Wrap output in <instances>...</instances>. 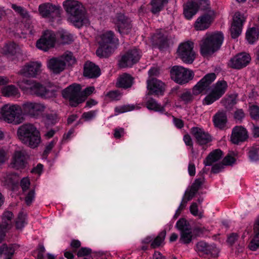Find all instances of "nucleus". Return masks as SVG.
Instances as JSON below:
<instances>
[{
  "label": "nucleus",
  "instance_id": "1",
  "mask_svg": "<svg viewBox=\"0 0 259 259\" xmlns=\"http://www.w3.org/2000/svg\"><path fill=\"white\" fill-rule=\"evenodd\" d=\"M222 32L207 33L199 42L200 53L203 57L211 56L218 51L224 40Z\"/></svg>",
  "mask_w": 259,
  "mask_h": 259
},
{
  "label": "nucleus",
  "instance_id": "2",
  "mask_svg": "<svg viewBox=\"0 0 259 259\" xmlns=\"http://www.w3.org/2000/svg\"><path fill=\"white\" fill-rule=\"evenodd\" d=\"M19 140L31 148L37 147L41 142L40 134L36 127L31 123H25L17 130Z\"/></svg>",
  "mask_w": 259,
  "mask_h": 259
},
{
  "label": "nucleus",
  "instance_id": "3",
  "mask_svg": "<svg viewBox=\"0 0 259 259\" xmlns=\"http://www.w3.org/2000/svg\"><path fill=\"white\" fill-rule=\"evenodd\" d=\"M63 6L74 22L79 26L88 23V20L85 16L84 8L79 2L76 0H66L63 2Z\"/></svg>",
  "mask_w": 259,
  "mask_h": 259
},
{
  "label": "nucleus",
  "instance_id": "4",
  "mask_svg": "<svg viewBox=\"0 0 259 259\" xmlns=\"http://www.w3.org/2000/svg\"><path fill=\"white\" fill-rule=\"evenodd\" d=\"M21 113V108L17 105H5L1 109V115L3 119L8 123L15 125L23 121L24 118Z\"/></svg>",
  "mask_w": 259,
  "mask_h": 259
},
{
  "label": "nucleus",
  "instance_id": "5",
  "mask_svg": "<svg viewBox=\"0 0 259 259\" xmlns=\"http://www.w3.org/2000/svg\"><path fill=\"white\" fill-rule=\"evenodd\" d=\"M18 85L26 93L38 97H46L48 93L44 85L33 80H21L18 81Z\"/></svg>",
  "mask_w": 259,
  "mask_h": 259
},
{
  "label": "nucleus",
  "instance_id": "6",
  "mask_svg": "<svg viewBox=\"0 0 259 259\" xmlns=\"http://www.w3.org/2000/svg\"><path fill=\"white\" fill-rule=\"evenodd\" d=\"M81 90L80 84L74 83L64 89L62 95L65 99L69 101L71 107H76L82 103L80 96Z\"/></svg>",
  "mask_w": 259,
  "mask_h": 259
},
{
  "label": "nucleus",
  "instance_id": "7",
  "mask_svg": "<svg viewBox=\"0 0 259 259\" xmlns=\"http://www.w3.org/2000/svg\"><path fill=\"white\" fill-rule=\"evenodd\" d=\"M142 55V51L139 49L133 47L122 55L118 61V66L121 68L132 67L139 62Z\"/></svg>",
  "mask_w": 259,
  "mask_h": 259
},
{
  "label": "nucleus",
  "instance_id": "8",
  "mask_svg": "<svg viewBox=\"0 0 259 259\" xmlns=\"http://www.w3.org/2000/svg\"><path fill=\"white\" fill-rule=\"evenodd\" d=\"M170 77L175 82L179 84H184L192 80L194 77V73L181 66H174L170 71Z\"/></svg>",
  "mask_w": 259,
  "mask_h": 259
},
{
  "label": "nucleus",
  "instance_id": "9",
  "mask_svg": "<svg viewBox=\"0 0 259 259\" xmlns=\"http://www.w3.org/2000/svg\"><path fill=\"white\" fill-rule=\"evenodd\" d=\"M228 88V83L224 80L218 81L213 85L210 92L203 100V105H210L220 99L226 93Z\"/></svg>",
  "mask_w": 259,
  "mask_h": 259
},
{
  "label": "nucleus",
  "instance_id": "10",
  "mask_svg": "<svg viewBox=\"0 0 259 259\" xmlns=\"http://www.w3.org/2000/svg\"><path fill=\"white\" fill-rule=\"evenodd\" d=\"M193 48L194 43L190 41L180 44L177 49L178 57L184 63L192 64L196 58Z\"/></svg>",
  "mask_w": 259,
  "mask_h": 259
},
{
  "label": "nucleus",
  "instance_id": "11",
  "mask_svg": "<svg viewBox=\"0 0 259 259\" xmlns=\"http://www.w3.org/2000/svg\"><path fill=\"white\" fill-rule=\"evenodd\" d=\"M176 227L180 232L179 242L184 244H189L194 238L189 223L186 219L182 218L177 221Z\"/></svg>",
  "mask_w": 259,
  "mask_h": 259
},
{
  "label": "nucleus",
  "instance_id": "12",
  "mask_svg": "<svg viewBox=\"0 0 259 259\" xmlns=\"http://www.w3.org/2000/svg\"><path fill=\"white\" fill-rule=\"evenodd\" d=\"M38 12L40 15L44 18L53 22L55 20L60 17V7L47 3L40 5L38 7Z\"/></svg>",
  "mask_w": 259,
  "mask_h": 259
},
{
  "label": "nucleus",
  "instance_id": "13",
  "mask_svg": "<svg viewBox=\"0 0 259 259\" xmlns=\"http://www.w3.org/2000/svg\"><path fill=\"white\" fill-rule=\"evenodd\" d=\"M196 251L198 252L199 256L203 257L217 258L220 252L215 244H209L202 241L196 244Z\"/></svg>",
  "mask_w": 259,
  "mask_h": 259
},
{
  "label": "nucleus",
  "instance_id": "14",
  "mask_svg": "<svg viewBox=\"0 0 259 259\" xmlns=\"http://www.w3.org/2000/svg\"><path fill=\"white\" fill-rule=\"evenodd\" d=\"M56 42V35L54 31L45 30L41 37L37 41L36 46L39 49L47 51L53 48Z\"/></svg>",
  "mask_w": 259,
  "mask_h": 259
},
{
  "label": "nucleus",
  "instance_id": "15",
  "mask_svg": "<svg viewBox=\"0 0 259 259\" xmlns=\"http://www.w3.org/2000/svg\"><path fill=\"white\" fill-rule=\"evenodd\" d=\"M113 22L117 27L118 31L122 35L128 34L132 27L130 19L121 13L116 14L113 18Z\"/></svg>",
  "mask_w": 259,
  "mask_h": 259
},
{
  "label": "nucleus",
  "instance_id": "16",
  "mask_svg": "<svg viewBox=\"0 0 259 259\" xmlns=\"http://www.w3.org/2000/svg\"><path fill=\"white\" fill-rule=\"evenodd\" d=\"M246 20L244 15L240 12L235 13L233 18L230 32L232 38H237L241 33L242 27Z\"/></svg>",
  "mask_w": 259,
  "mask_h": 259
},
{
  "label": "nucleus",
  "instance_id": "17",
  "mask_svg": "<svg viewBox=\"0 0 259 259\" xmlns=\"http://www.w3.org/2000/svg\"><path fill=\"white\" fill-rule=\"evenodd\" d=\"M190 133L195 139L196 143L200 146L206 145L212 140L210 134L202 128L193 127L190 130Z\"/></svg>",
  "mask_w": 259,
  "mask_h": 259
},
{
  "label": "nucleus",
  "instance_id": "18",
  "mask_svg": "<svg viewBox=\"0 0 259 259\" xmlns=\"http://www.w3.org/2000/svg\"><path fill=\"white\" fill-rule=\"evenodd\" d=\"M251 57L246 53H241L232 58L228 65L232 68L240 69L245 67L250 63Z\"/></svg>",
  "mask_w": 259,
  "mask_h": 259
},
{
  "label": "nucleus",
  "instance_id": "19",
  "mask_svg": "<svg viewBox=\"0 0 259 259\" xmlns=\"http://www.w3.org/2000/svg\"><path fill=\"white\" fill-rule=\"evenodd\" d=\"M216 75L214 73H208L205 75L193 88L195 95L202 93L209 89V85L215 80Z\"/></svg>",
  "mask_w": 259,
  "mask_h": 259
},
{
  "label": "nucleus",
  "instance_id": "20",
  "mask_svg": "<svg viewBox=\"0 0 259 259\" xmlns=\"http://www.w3.org/2000/svg\"><path fill=\"white\" fill-rule=\"evenodd\" d=\"M248 138V135L246 128L242 126H236L232 131L231 142L235 144H239L245 142Z\"/></svg>",
  "mask_w": 259,
  "mask_h": 259
},
{
  "label": "nucleus",
  "instance_id": "21",
  "mask_svg": "<svg viewBox=\"0 0 259 259\" xmlns=\"http://www.w3.org/2000/svg\"><path fill=\"white\" fill-rule=\"evenodd\" d=\"M21 108L22 113L31 116H35L38 112L43 111L45 109V106L43 105L30 102L23 103Z\"/></svg>",
  "mask_w": 259,
  "mask_h": 259
},
{
  "label": "nucleus",
  "instance_id": "22",
  "mask_svg": "<svg viewBox=\"0 0 259 259\" xmlns=\"http://www.w3.org/2000/svg\"><path fill=\"white\" fill-rule=\"evenodd\" d=\"M41 64L31 62L26 63L20 70V73L26 77H34L40 72Z\"/></svg>",
  "mask_w": 259,
  "mask_h": 259
},
{
  "label": "nucleus",
  "instance_id": "23",
  "mask_svg": "<svg viewBox=\"0 0 259 259\" xmlns=\"http://www.w3.org/2000/svg\"><path fill=\"white\" fill-rule=\"evenodd\" d=\"M147 88L151 94L162 95L165 91V84L156 78L147 80Z\"/></svg>",
  "mask_w": 259,
  "mask_h": 259
},
{
  "label": "nucleus",
  "instance_id": "24",
  "mask_svg": "<svg viewBox=\"0 0 259 259\" xmlns=\"http://www.w3.org/2000/svg\"><path fill=\"white\" fill-rule=\"evenodd\" d=\"M101 74V70L98 66L91 62H86L83 66V75L89 78H95Z\"/></svg>",
  "mask_w": 259,
  "mask_h": 259
},
{
  "label": "nucleus",
  "instance_id": "25",
  "mask_svg": "<svg viewBox=\"0 0 259 259\" xmlns=\"http://www.w3.org/2000/svg\"><path fill=\"white\" fill-rule=\"evenodd\" d=\"M213 18L210 14H205L198 17L196 20L194 26L197 30H204L210 26Z\"/></svg>",
  "mask_w": 259,
  "mask_h": 259
},
{
  "label": "nucleus",
  "instance_id": "26",
  "mask_svg": "<svg viewBox=\"0 0 259 259\" xmlns=\"http://www.w3.org/2000/svg\"><path fill=\"white\" fill-rule=\"evenodd\" d=\"M66 63L60 57H54L49 60L48 63V68L54 73L59 74L65 68Z\"/></svg>",
  "mask_w": 259,
  "mask_h": 259
},
{
  "label": "nucleus",
  "instance_id": "27",
  "mask_svg": "<svg viewBox=\"0 0 259 259\" xmlns=\"http://www.w3.org/2000/svg\"><path fill=\"white\" fill-rule=\"evenodd\" d=\"M153 43L160 49L165 48L168 46V35L166 32L163 33L161 30L157 31L152 37Z\"/></svg>",
  "mask_w": 259,
  "mask_h": 259
},
{
  "label": "nucleus",
  "instance_id": "28",
  "mask_svg": "<svg viewBox=\"0 0 259 259\" xmlns=\"http://www.w3.org/2000/svg\"><path fill=\"white\" fill-rule=\"evenodd\" d=\"M134 82V77L130 74L123 73L118 77L116 86L118 88L127 89L132 87Z\"/></svg>",
  "mask_w": 259,
  "mask_h": 259
},
{
  "label": "nucleus",
  "instance_id": "29",
  "mask_svg": "<svg viewBox=\"0 0 259 259\" xmlns=\"http://www.w3.org/2000/svg\"><path fill=\"white\" fill-rule=\"evenodd\" d=\"M25 155L24 152L16 151L13 155L11 165L12 167L17 169L23 168L25 165Z\"/></svg>",
  "mask_w": 259,
  "mask_h": 259
},
{
  "label": "nucleus",
  "instance_id": "30",
  "mask_svg": "<svg viewBox=\"0 0 259 259\" xmlns=\"http://www.w3.org/2000/svg\"><path fill=\"white\" fill-rule=\"evenodd\" d=\"M183 14L187 19H190L198 11V4L194 2H188L183 6Z\"/></svg>",
  "mask_w": 259,
  "mask_h": 259
},
{
  "label": "nucleus",
  "instance_id": "31",
  "mask_svg": "<svg viewBox=\"0 0 259 259\" xmlns=\"http://www.w3.org/2000/svg\"><path fill=\"white\" fill-rule=\"evenodd\" d=\"M2 53L8 57H13L20 53V48L14 42L9 41L5 44L2 49Z\"/></svg>",
  "mask_w": 259,
  "mask_h": 259
},
{
  "label": "nucleus",
  "instance_id": "32",
  "mask_svg": "<svg viewBox=\"0 0 259 259\" xmlns=\"http://www.w3.org/2000/svg\"><path fill=\"white\" fill-rule=\"evenodd\" d=\"M227 122V117L225 111H218L213 116V122L214 126L220 129H223Z\"/></svg>",
  "mask_w": 259,
  "mask_h": 259
},
{
  "label": "nucleus",
  "instance_id": "33",
  "mask_svg": "<svg viewBox=\"0 0 259 259\" xmlns=\"http://www.w3.org/2000/svg\"><path fill=\"white\" fill-rule=\"evenodd\" d=\"M118 42V39L115 36L114 33L112 31H107L101 35V40L99 44L109 45L110 44H116Z\"/></svg>",
  "mask_w": 259,
  "mask_h": 259
},
{
  "label": "nucleus",
  "instance_id": "34",
  "mask_svg": "<svg viewBox=\"0 0 259 259\" xmlns=\"http://www.w3.org/2000/svg\"><path fill=\"white\" fill-rule=\"evenodd\" d=\"M223 156V152L220 149H215L210 152L204 160L205 166L211 165L214 162L219 160Z\"/></svg>",
  "mask_w": 259,
  "mask_h": 259
},
{
  "label": "nucleus",
  "instance_id": "35",
  "mask_svg": "<svg viewBox=\"0 0 259 259\" xmlns=\"http://www.w3.org/2000/svg\"><path fill=\"white\" fill-rule=\"evenodd\" d=\"M169 0H152L151 2V12L154 14L159 13Z\"/></svg>",
  "mask_w": 259,
  "mask_h": 259
},
{
  "label": "nucleus",
  "instance_id": "36",
  "mask_svg": "<svg viewBox=\"0 0 259 259\" xmlns=\"http://www.w3.org/2000/svg\"><path fill=\"white\" fill-rule=\"evenodd\" d=\"M100 47L96 51V55L100 58H107L112 53V49L109 45L99 44Z\"/></svg>",
  "mask_w": 259,
  "mask_h": 259
},
{
  "label": "nucleus",
  "instance_id": "37",
  "mask_svg": "<svg viewBox=\"0 0 259 259\" xmlns=\"http://www.w3.org/2000/svg\"><path fill=\"white\" fill-rule=\"evenodd\" d=\"M2 93L6 97H18L19 92L18 89L14 85L5 86L2 89Z\"/></svg>",
  "mask_w": 259,
  "mask_h": 259
},
{
  "label": "nucleus",
  "instance_id": "38",
  "mask_svg": "<svg viewBox=\"0 0 259 259\" xmlns=\"http://www.w3.org/2000/svg\"><path fill=\"white\" fill-rule=\"evenodd\" d=\"M11 8L22 18L25 19H30V15L28 11L24 7L18 6L15 4H11Z\"/></svg>",
  "mask_w": 259,
  "mask_h": 259
},
{
  "label": "nucleus",
  "instance_id": "39",
  "mask_svg": "<svg viewBox=\"0 0 259 259\" xmlns=\"http://www.w3.org/2000/svg\"><path fill=\"white\" fill-rule=\"evenodd\" d=\"M13 218V214L11 211H6L4 212L2 217V226L5 229H9L12 225V219Z\"/></svg>",
  "mask_w": 259,
  "mask_h": 259
},
{
  "label": "nucleus",
  "instance_id": "40",
  "mask_svg": "<svg viewBox=\"0 0 259 259\" xmlns=\"http://www.w3.org/2000/svg\"><path fill=\"white\" fill-rule=\"evenodd\" d=\"M258 34L257 30L254 27H252L247 31L246 38L249 44H252L258 39Z\"/></svg>",
  "mask_w": 259,
  "mask_h": 259
},
{
  "label": "nucleus",
  "instance_id": "41",
  "mask_svg": "<svg viewBox=\"0 0 259 259\" xmlns=\"http://www.w3.org/2000/svg\"><path fill=\"white\" fill-rule=\"evenodd\" d=\"M146 107L149 110L163 112L165 111L164 107L158 104L155 100L153 98L149 99L146 102Z\"/></svg>",
  "mask_w": 259,
  "mask_h": 259
},
{
  "label": "nucleus",
  "instance_id": "42",
  "mask_svg": "<svg viewBox=\"0 0 259 259\" xmlns=\"http://www.w3.org/2000/svg\"><path fill=\"white\" fill-rule=\"evenodd\" d=\"M166 231L163 230L160 232L157 236L152 241L151 243V247L152 248H156L160 246L164 242L166 236Z\"/></svg>",
  "mask_w": 259,
  "mask_h": 259
},
{
  "label": "nucleus",
  "instance_id": "43",
  "mask_svg": "<svg viewBox=\"0 0 259 259\" xmlns=\"http://www.w3.org/2000/svg\"><path fill=\"white\" fill-rule=\"evenodd\" d=\"M203 173L201 174L199 178L195 180L194 182L192 183L190 189L197 193L198 191L201 188L202 185L204 183L205 178L203 176L204 172V169H202Z\"/></svg>",
  "mask_w": 259,
  "mask_h": 259
},
{
  "label": "nucleus",
  "instance_id": "44",
  "mask_svg": "<svg viewBox=\"0 0 259 259\" xmlns=\"http://www.w3.org/2000/svg\"><path fill=\"white\" fill-rule=\"evenodd\" d=\"M194 94L190 91H186L179 95V99L185 104L191 103L194 100Z\"/></svg>",
  "mask_w": 259,
  "mask_h": 259
},
{
  "label": "nucleus",
  "instance_id": "45",
  "mask_svg": "<svg viewBox=\"0 0 259 259\" xmlns=\"http://www.w3.org/2000/svg\"><path fill=\"white\" fill-rule=\"evenodd\" d=\"M68 65H71L76 62V59L73 56L72 53L66 52L63 55L60 57Z\"/></svg>",
  "mask_w": 259,
  "mask_h": 259
},
{
  "label": "nucleus",
  "instance_id": "46",
  "mask_svg": "<svg viewBox=\"0 0 259 259\" xmlns=\"http://www.w3.org/2000/svg\"><path fill=\"white\" fill-rule=\"evenodd\" d=\"M254 233L255 234L248 245L249 249L252 251H255L259 248V232Z\"/></svg>",
  "mask_w": 259,
  "mask_h": 259
},
{
  "label": "nucleus",
  "instance_id": "47",
  "mask_svg": "<svg viewBox=\"0 0 259 259\" xmlns=\"http://www.w3.org/2000/svg\"><path fill=\"white\" fill-rule=\"evenodd\" d=\"M14 253V249L11 246H8L6 244L0 247V255L4 254L7 257H12Z\"/></svg>",
  "mask_w": 259,
  "mask_h": 259
},
{
  "label": "nucleus",
  "instance_id": "48",
  "mask_svg": "<svg viewBox=\"0 0 259 259\" xmlns=\"http://www.w3.org/2000/svg\"><path fill=\"white\" fill-rule=\"evenodd\" d=\"M26 216L23 212H19L16 220V228L17 229H22L26 224Z\"/></svg>",
  "mask_w": 259,
  "mask_h": 259
},
{
  "label": "nucleus",
  "instance_id": "49",
  "mask_svg": "<svg viewBox=\"0 0 259 259\" xmlns=\"http://www.w3.org/2000/svg\"><path fill=\"white\" fill-rule=\"evenodd\" d=\"M94 87L91 86L86 88L83 91H80V99L82 100V103L85 101L87 97L90 96L95 91Z\"/></svg>",
  "mask_w": 259,
  "mask_h": 259
},
{
  "label": "nucleus",
  "instance_id": "50",
  "mask_svg": "<svg viewBox=\"0 0 259 259\" xmlns=\"http://www.w3.org/2000/svg\"><path fill=\"white\" fill-rule=\"evenodd\" d=\"M134 108L135 107L134 106H131L129 105L117 106L115 108V112L117 115L118 114L132 111L134 110Z\"/></svg>",
  "mask_w": 259,
  "mask_h": 259
},
{
  "label": "nucleus",
  "instance_id": "51",
  "mask_svg": "<svg viewBox=\"0 0 259 259\" xmlns=\"http://www.w3.org/2000/svg\"><path fill=\"white\" fill-rule=\"evenodd\" d=\"M249 112L251 117L254 120H259V107L252 105L249 107Z\"/></svg>",
  "mask_w": 259,
  "mask_h": 259
},
{
  "label": "nucleus",
  "instance_id": "52",
  "mask_svg": "<svg viewBox=\"0 0 259 259\" xmlns=\"http://www.w3.org/2000/svg\"><path fill=\"white\" fill-rule=\"evenodd\" d=\"M106 96L111 101L118 100L121 97V94L117 90L111 91L107 93Z\"/></svg>",
  "mask_w": 259,
  "mask_h": 259
},
{
  "label": "nucleus",
  "instance_id": "53",
  "mask_svg": "<svg viewBox=\"0 0 259 259\" xmlns=\"http://www.w3.org/2000/svg\"><path fill=\"white\" fill-rule=\"evenodd\" d=\"M222 102L225 108L228 109H231L236 103L235 99L233 97L225 99L224 100H222Z\"/></svg>",
  "mask_w": 259,
  "mask_h": 259
},
{
  "label": "nucleus",
  "instance_id": "54",
  "mask_svg": "<svg viewBox=\"0 0 259 259\" xmlns=\"http://www.w3.org/2000/svg\"><path fill=\"white\" fill-rule=\"evenodd\" d=\"M248 156L251 161H256L259 159L258 151L256 148L251 147L248 151Z\"/></svg>",
  "mask_w": 259,
  "mask_h": 259
},
{
  "label": "nucleus",
  "instance_id": "55",
  "mask_svg": "<svg viewBox=\"0 0 259 259\" xmlns=\"http://www.w3.org/2000/svg\"><path fill=\"white\" fill-rule=\"evenodd\" d=\"M57 142V139H54L46 146L43 153V156L47 157Z\"/></svg>",
  "mask_w": 259,
  "mask_h": 259
},
{
  "label": "nucleus",
  "instance_id": "56",
  "mask_svg": "<svg viewBox=\"0 0 259 259\" xmlns=\"http://www.w3.org/2000/svg\"><path fill=\"white\" fill-rule=\"evenodd\" d=\"M60 38L63 44H70L73 41L72 35L67 32L62 33Z\"/></svg>",
  "mask_w": 259,
  "mask_h": 259
},
{
  "label": "nucleus",
  "instance_id": "57",
  "mask_svg": "<svg viewBox=\"0 0 259 259\" xmlns=\"http://www.w3.org/2000/svg\"><path fill=\"white\" fill-rule=\"evenodd\" d=\"M197 193L191 190L186 191L183 200L185 201L187 203L190 201L195 196Z\"/></svg>",
  "mask_w": 259,
  "mask_h": 259
},
{
  "label": "nucleus",
  "instance_id": "58",
  "mask_svg": "<svg viewBox=\"0 0 259 259\" xmlns=\"http://www.w3.org/2000/svg\"><path fill=\"white\" fill-rule=\"evenodd\" d=\"M92 253V249L88 247L80 248L77 253L78 257H82L90 254Z\"/></svg>",
  "mask_w": 259,
  "mask_h": 259
},
{
  "label": "nucleus",
  "instance_id": "59",
  "mask_svg": "<svg viewBox=\"0 0 259 259\" xmlns=\"http://www.w3.org/2000/svg\"><path fill=\"white\" fill-rule=\"evenodd\" d=\"M30 182L28 178H23L20 182V186L23 192L27 191L30 186Z\"/></svg>",
  "mask_w": 259,
  "mask_h": 259
},
{
  "label": "nucleus",
  "instance_id": "60",
  "mask_svg": "<svg viewBox=\"0 0 259 259\" xmlns=\"http://www.w3.org/2000/svg\"><path fill=\"white\" fill-rule=\"evenodd\" d=\"M96 114V112L95 111H90L84 112L81 117L85 121H89L94 118L95 117Z\"/></svg>",
  "mask_w": 259,
  "mask_h": 259
},
{
  "label": "nucleus",
  "instance_id": "61",
  "mask_svg": "<svg viewBox=\"0 0 259 259\" xmlns=\"http://www.w3.org/2000/svg\"><path fill=\"white\" fill-rule=\"evenodd\" d=\"M35 196L34 190H31L26 195L25 200V202L28 205H30L32 201L34 200Z\"/></svg>",
  "mask_w": 259,
  "mask_h": 259
},
{
  "label": "nucleus",
  "instance_id": "62",
  "mask_svg": "<svg viewBox=\"0 0 259 259\" xmlns=\"http://www.w3.org/2000/svg\"><path fill=\"white\" fill-rule=\"evenodd\" d=\"M235 158L230 155H227L223 160L222 163L224 165H230L235 162Z\"/></svg>",
  "mask_w": 259,
  "mask_h": 259
},
{
  "label": "nucleus",
  "instance_id": "63",
  "mask_svg": "<svg viewBox=\"0 0 259 259\" xmlns=\"http://www.w3.org/2000/svg\"><path fill=\"white\" fill-rule=\"evenodd\" d=\"M244 116L245 114L242 109H237L234 115V118L239 121H242Z\"/></svg>",
  "mask_w": 259,
  "mask_h": 259
},
{
  "label": "nucleus",
  "instance_id": "64",
  "mask_svg": "<svg viewBox=\"0 0 259 259\" xmlns=\"http://www.w3.org/2000/svg\"><path fill=\"white\" fill-rule=\"evenodd\" d=\"M124 134V130L122 127L116 128L114 130V137L115 139H120L121 137L123 136Z\"/></svg>",
  "mask_w": 259,
  "mask_h": 259
}]
</instances>
